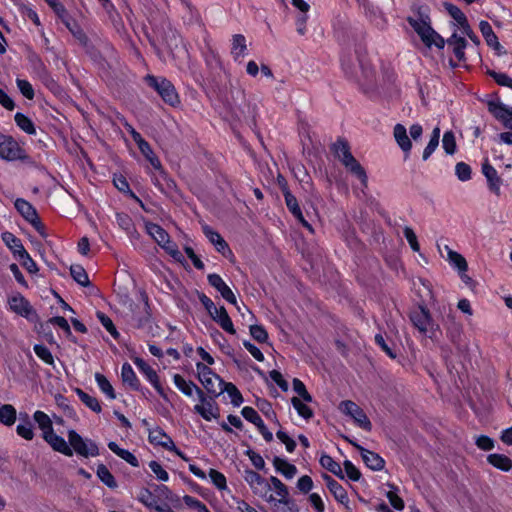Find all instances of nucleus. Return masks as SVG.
I'll return each mask as SVG.
<instances>
[{
  "label": "nucleus",
  "mask_w": 512,
  "mask_h": 512,
  "mask_svg": "<svg viewBox=\"0 0 512 512\" xmlns=\"http://www.w3.org/2000/svg\"><path fill=\"white\" fill-rule=\"evenodd\" d=\"M408 22L427 47L444 48L445 40L432 28L428 15L418 14L410 16L408 17Z\"/></svg>",
  "instance_id": "f257e3e1"
},
{
  "label": "nucleus",
  "mask_w": 512,
  "mask_h": 512,
  "mask_svg": "<svg viewBox=\"0 0 512 512\" xmlns=\"http://www.w3.org/2000/svg\"><path fill=\"white\" fill-rule=\"evenodd\" d=\"M333 151L335 156L342 162V164L356 176L363 186L367 185V175L364 168L350 153L348 144L343 140H338L333 144Z\"/></svg>",
  "instance_id": "f03ea898"
},
{
  "label": "nucleus",
  "mask_w": 512,
  "mask_h": 512,
  "mask_svg": "<svg viewBox=\"0 0 512 512\" xmlns=\"http://www.w3.org/2000/svg\"><path fill=\"white\" fill-rule=\"evenodd\" d=\"M410 320L414 327L425 337L435 338L439 333V325L432 319L429 311L419 306L410 314Z\"/></svg>",
  "instance_id": "7ed1b4c3"
},
{
  "label": "nucleus",
  "mask_w": 512,
  "mask_h": 512,
  "mask_svg": "<svg viewBox=\"0 0 512 512\" xmlns=\"http://www.w3.org/2000/svg\"><path fill=\"white\" fill-rule=\"evenodd\" d=\"M67 437L73 454L85 458L97 457L100 454L98 444L94 440L82 437L75 430H68Z\"/></svg>",
  "instance_id": "20e7f679"
},
{
  "label": "nucleus",
  "mask_w": 512,
  "mask_h": 512,
  "mask_svg": "<svg viewBox=\"0 0 512 512\" xmlns=\"http://www.w3.org/2000/svg\"><path fill=\"white\" fill-rule=\"evenodd\" d=\"M196 376L204 389L213 397L219 396V388L224 384L223 379L205 363H196Z\"/></svg>",
  "instance_id": "39448f33"
},
{
  "label": "nucleus",
  "mask_w": 512,
  "mask_h": 512,
  "mask_svg": "<svg viewBox=\"0 0 512 512\" xmlns=\"http://www.w3.org/2000/svg\"><path fill=\"white\" fill-rule=\"evenodd\" d=\"M27 158L25 150L12 136L0 132V159L13 162Z\"/></svg>",
  "instance_id": "423d86ee"
},
{
  "label": "nucleus",
  "mask_w": 512,
  "mask_h": 512,
  "mask_svg": "<svg viewBox=\"0 0 512 512\" xmlns=\"http://www.w3.org/2000/svg\"><path fill=\"white\" fill-rule=\"evenodd\" d=\"M146 81L149 86L153 87L158 92L166 103L171 106H175L179 103V96L170 81L151 75L146 77Z\"/></svg>",
  "instance_id": "0eeeda50"
},
{
  "label": "nucleus",
  "mask_w": 512,
  "mask_h": 512,
  "mask_svg": "<svg viewBox=\"0 0 512 512\" xmlns=\"http://www.w3.org/2000/svg\"><path fill=\"white\" fill-rule=\"evenodd\" d=\"M148 440L152 445L160 446L175 453L184 461H189V458L176 447L173 439L160 427L149 429Z\"/></svg>",
  "instance_id": "6e6552de"
},
{
  "label": "nucleus",
  "mask_w": 512,
  "mask_h": 512,
  "mask_svg": "<svg viewBox=\"0 0 512 512\" xmlns=\"http://www.w3.org/2000/svg\"><path fill=\"white\" fill-rule=\"evenodd\" d=\"M197 398L199 403L194 405V412L199 414L206 421L217 420L220 416V410L213 399L214 397H208L204 391H199Z\"/></svg>",
  "instance_id": "1a4fd4ad"
},
{
  "label": "nucleus",
  "mask_w": 512,
  "mask_h": 512,
  "mask_svg": "<svg viewBox=\"0 0 512 512\" xmlns=\"http://www.w3.org/2000/svg\"><path fill=\"white\" fill-rule=\"evenodd\" d=\"M339 410L345 414L346 416L350 417L356 425L359 427L370 430L371 429V422L367 418L364 411L353 401L345 400L342 401L339 404Z\"/></svg>",
  "instance_id": "9d476101"
},
{
  "label": "nucleus",
  "mask_w": 512,
  "mask_h": 512,
  "mask_svg": "<svg viewBox=\"0 0 512 512\" xmlns=\"http://www.w3.org/2000/svg\"><path fill=\"white\" fill-rule=\"evenodd\" d=\"M138 370L143 374L146 380L154 387L160 397L169 402V398L165 390L163 389L157 372L142 358H135L133 360Z\"/></svg>",
  "instance_id": "9b49d317"
},
{
  "label": "nucleus",
  "mask_w": 512,
  "mask_h": 512,
  "mask_svg": "<svg viewBox=\"0 0 512 512\" xmlns=\"http://www.w3.org/2000/svg\"><path fill=\"white\" fill-rule=\"evenodd\" d=\"M189 471L201 480L210 479V482L219 490L225 491L228 490L227 480L223 473L219 472L215 469H210L208 474H206L202 469H200L197 465L190 463Z\"/></svg>",
  "instance_id": "f8f14e48"
},
{
  "label": "nucleus",
  "mask_w": 512,
  "mask_h": 512,
  "mask_svg": "<svg viewBox=\"0 0 512 512\" xmlns=\"http://www.w3.org/2000/svg\"><path fill=\"white\" fill-rule=\"evenodd\" d=\"M244 480L249 485L252 492L264 498L271 490L270 480L267 481L260 474L253 470H246L244 473Z\"/></svg>",
  "instance_id": "ddd939ff"
},
{
  "label": "nucleus",
  "mask_w": 512,
  "mask_h": 512,
  "mask_svg": "<svg viewBox=\"0 0 512 512\" xmlns=\"http://www.w3.org/2000/svg\"><path fill=\"white\" fill-rule=\"evenodd\" d=\"M8 307L15 314L24 318H29L33 313V308L29 301L19 292H13L8 296Z\"/></svg>",
  "instance_id": "4468645a"
},
{
  "label": "nucleus",
  "mask_w": 512,
  "mask_h": 512,
  "mask_svg": "<svg viewBox=\"0 0 512 512\" xmlns=\"http://www.w3.org/2000/svg\"><path fill=\"white\" fill-rule=\"evenodd\" d=\"M207 280L208 283L221 294L224 300L236 306L237 310L240 312L236 296L220 275L216 273L209 274Z\"/></svg>",
  "instance_id": "2eb2a0df"
},
{
  "label": "nucleus",
  "mask_w": 512,
  "mask_h": 512,
  "mask_svg": "<svg viewBox=\"0 0 512 512\" xmlns=\"http://www.w3.org/2000/svg\"><path fill=\"white\" fill-rule=\"evenodd\" d=\"M270 485L271 488L275 491V496L273 494H267L264 499L271 504H288L289 500V492L287 487L275 476L270 477Z\"/></svg>",
  "instance_id": "dca6fc26"
},
{
  "label": "nucleus",
  "mask_w": 512,
  "mask_h": 512,
  "mask_svg": "<svg viewBox=\"0 0 512 512\" xmlns=\"http://www.w3.org/2000/svg\"><path fill=\"white\" fill-rule=\"evenodd\" d=\"M489 111L505 128L512 130V107L501 102H490Z\"/></svg>",
  "instance_id": "f3484780"
},
{
  "label": "nucleus",
  "mask_w": 512,
  "mask_h": 512,
  "mask_svg": "<svg viewBox=\"0 0 512 512\" xmlns=\"http://www.w3.org/2000/svg\"><path fill=\"white\" fill-rule=\"evenodd\" d=\"M439 252L449 263V265L457 272L468 270V264L466 259L460 253L451 249L448 245H444L443 248L439 246Z\"/></svg>",
  "instance_id": "a211bd4d"
},
{
  "label": "nucleus",
  "mask_w": 512,
  "mask_h": 512,
  "mask_svg": "<svg viewBox=\"0 0 512 512\" xmlns=\"http://www.w3.org/2000/svg\"><path fill=\"white\" fill-rule=\"evenodd\" d=\"M393 137L398 147L404 153L405 158H407L412 150V141L406 127L401 123H397L393 128Z\"/></svg>",
  "instance_id": "6ab92c4d"
},
{
  "label": "nucleus",
  "mask_w": 512,
  "mask_h": 512,
  "mask_svg": "<svg viewBox=\"0 0 512 512\" xmlns=\"http://www.w3.org/2000/svg\"><path fill=\"white\" fill-rule=\"evenodd\" d=\"M44 441L56 452H59L65 456L71 457L73 450L69 446V442L57 435L54 430L43 436Z\"/></svg>",
  "instance_id": "aec40b11"
},
{
  "label": "nucleus",
  "mask_w": 512,
  "mask_h": 512,
  "mask_svg": "<svg viewBox=\"0 0 512 512\" xmlns=\"http://www.w3.org/2000/svg\"><path fill=\"white\" fill-rule=\"evenodd\" d=\"M210 316L225 332L231 335L236 334L234 324L223 306L214 309Z\"/></svg>",
  "instance_id": "412c9836"
},
{
  "label": "nucleus",
  "mask_w": 512,
  "mask_h": 512,
  "mask_svg": "<svg viewBox=\"0 0 512 512\" xmlns=\"http://www.w3.org/2000/svg\"><path fill=\"white\" fill-rule=\"evenodd\" d=\"M482 173L487 179L489 189L495 195H500L502 181L496 169L487 160L482 164Z\"/></svg>",
  "instance_id": "4be33fe9"
},
{
  "label": "nucleus",
  "mask_w": 512,
  "mask_h": 512,
  "mask_svg": "<svg viewBox=\"0 0 512 512\" xmlns=\"http://www.w3.org/2000/svg\"><path fill=\"white\" fill-rule=\"evenodd\" d=\"M203 233L206 238L214 245L215 249L226 256L227 254H231V250L229 249L226 241L222 238V236L215 230H213L208 225H203L202 227Z\"/></svg>",
  "instance_id": "5701e85b"
},
{
  "label": "nucleus",
  "mask_w": 512,
  "mask_h": 512,
  "mask_svg": "<svg viewBox=\"0 0 512 512\" xmlns=\"http://www.w3.org/2000/svg\"><path fill=\"white\" fill-rule=\"evenodd\" d=\"M173 383L181 393L189 398H192L194 395L198 396L199 391H203L194 382L186 380L180 374L173 375Z\"/></svg>",
  "instance_id": "b1692460"
},
{
  "label": "nucleus",
  "mask_w": 512,
  "mask_h": 512,
  "mask_svg": "<svg viewBox=\"0 0 512 512\" xmlns=\"http://www.w3.org/2000/svg\"><path fill=\"white\" fill-rule=\"evenodd\" d=\"M285 202L289 209V211L293 214V216L309 231H313L312 226L305 220L302 211L298 205L297 199L291 192L286 190L284 192Z\"/></svg>",
  "instance_id": "393cba45"
},
{
  "label": "nucleus",
  "mask_w": 512,
  "mask_h": 512,
  "mask_svg": "<svg viewBox=\"0 0 512 512\" xmlns=\"http://www.w3.org/2000/svg\"><path fill=\"white\" fill-rule=\"evenodd\" d=\"M479 29L487 43V45L501 54L503 52V47L499 43L496 34L494 33L492 26L489 22L482 20L479 23Z\"/></svg>",
  "instance_id": "a878e982"
},
{
  "label": "nucleus",
  "mask_w": 512,
  "mask_h": 512,
  "mask_svg": "<svg viewBox=\"0 0 512 512\" xmlns=\"http://www.w3.org/2000/svg\"><path fill=\"white\" fill-rule=\"evenodd\" d=\"M1 238L4 244L10 249L14 257L19 258L26 252L21 240L11 232H3L1 234Z\"/></svg>",
  "instance_id": "bb28decb"
},
{
  "label": "nucleus",
  "mask_w": 512,
  "mask_h": 512,
  "mask_svg": "<svg viewBox=\"0 0 512 512\" xmlns=\"http://www.w3.org/2000/svg\"><path fill=\"white\" fill-rule=\"evenodd\" d=\"M446 8L449 15L454 19V21L458 25L460 31L465 35H470L471 28L468 24L465 14L457 6L453 4H448Z\"/></svg>",
  "instance_id": "cd10ccee"
},
{
  "label": "nucleus",
  "mask_w": 512,
  "mask_h": 512,
  "mask_svg": "<svg viewBox=\"0 0 512 512\" xmlns=\"http://www.w3.org/2000/svg\"><path fill=\"white\" fill-rule=\"evenodd\" d=\"M273 466L278 473L288 480L293 479L298 473L297 467L284 458L275 457L273 459Z\"/></svg>",
  "instance_id": "c85d7f7f"
},
{
  "label": "nucleus",
  "mask_w": 512,
  "mask_h": 512,
  "mask_svg": "<svg viewBox=\"0 0 512 512\" xmlns=\"http://www.w3.org/2000/svg\"><path fill=\"white\" fill-rule=\"evenodd\" d=\"M16 433L18 436L28 441L34 438V428L28 414H20L19 423L16 426Z\"/></svg>",
  "instance_id": "c756f323"
},
{
  "label": "nucleus",
  "mask_w": 512,
  "mask_h": 512,
  "mask_svg": "<svg viewBox=\"0 0 512 512\" xmlns=\"http://www.w3.org/2000/svg\"><path fill=\"white\" fill-rule=\"evenodd\" d=\"M231 42V54L236 61L247 55L248 49L244 35H233Z\"/></svg>",
  "instance_id": "7c9ffc66"
},
{
  "label": "nucleus",
  "mask_w": 512,
  "mask_h": 512,
  "mask_svg": "<svg viewBox=\"0 0 512 512\" xmlns=\"http://www.w3.org/2000/svg\"><path fill=\"white\" fill-rule=\"evenodd\" d=\"M324 479L328 489L334 495L335 499L341 504L347 505L349 498L346 490L330 476H325Z\"/></svg>",
  "instance_id": "2f4dec72"
},
{
  "label": "nucleus",
  "mask_w": 512,
  "mask_h": 512,
  "mask_svg": "<svg viewBox=\"0 0 512 512\" xmlns=\"http://www.w3.org/2000/svg\"><path fill=\"white\" fill-rule=\"evenodd\" d=\"M108 448L115 453L118 457L126 461L128 464H130L133 467L139 466V461L137 457L131 453L130 451L121 448L116 442L110 441L108 443Z\"/></svg>",
  "instance_id": "473e14b6"
},
{
  "label": "nucleus",
  "mask_w": 512,
  "mask_h": 512,
  "mask_svg": "<svg viewBox=\"0 0 512 512\" xmlns=\"http://www.w3.org/2000/svg\"><path fill=\"white\" fill-rule=\"evenodd\" d=\"M226 392L231 400V404L235 407H239L243 403V397L240 391L233 383H226L220 386L219 395Z\"/></svg>",
  "instance_id": "72a5a7b5"
},
{
  "label": "nucleus",
  "mask_w": 512,
  "mask_h": 512,
  "mask_svg": "<svg viewBox=\"0 0 512 512\" xmlns=\"http://www.w3.org/2000/svg\"><path fill=\"white\" fill-rule=\"evenodd\" d=\"M121 379L124 384L128 385L134 390L139 388V380L129 363H124L121 367Z\"/></svg>",
  "instance_id": "f704fd0d"
},
{
  "label": "nucleus",
  "mask_w": 512,
  "mask_h": 512,
  "mask_svg": "<svg viewBox=\"0 0 512 512\" xmlns=\"http://www.w3.org/2000/svg\"><path fill=\"white\" fill-rule=\"evenodd\" d=\"M33 419L41 430L42 437L54 430L52 420L45 412L40 410L35 411Z\"/></svg>",
  "instance_id": "c9c22d12"
},
{
  "label": "nucleus",
  "mask_w": 512,
  "mask_h": 512,
  "mask_svg": "<svg viewBox=\"0 0 512 512\" xmlns=\"http://www.w3.org/2000/svg\"><path fill=\"white\" fill-rule=\"evenodd\" d=\"M14 120L20 130L28 135H36L35 124L28 116L21 112H17L14 115Z\"/></svg>",
  "instance_id": "e433bc0d"
},
{
  "label": "nucleus",
  "mask_w": 512,
  "mask_h": 512,
  "mask_svg": "<svg viewBox=\"0 0 512 512\" xmlns=\"http://www.w3.org/2000/svg\"><path fill=\"white\" fill-rule=\"evenodd\" d=\"M17 419V411L11 404L0 405V423L5 426H12Z\"/></svg>",
  "instance_id": "4c0bfd02"
},
{
  "label": "nucleus",
  "mask_w": 512,
  "mask_h": 512,
  "mask_svg": "<svg viewBox=\"0 0 512 512\" xmlns=\"http://www.w3.org/2000/svg\"><path fill=\"white\" fill-rule=\"evenodd\" d=\"M448 44L452 47L453 53L455 57L462 61L465 57V47H466V41L463 37L458 36L456 33H453V35L448 39Z\"/></svg>",
  "instance_id": "58836bf2"
},
{
  "label": "nucleus",
  "mask_w": 512,
  "mask_h": 512,
  "mask_svg": "<svg viewBox=\"0 0 512 512\" xmlns=\"http://www.w3.org/2000/svg\"><path fill=\"white\" fill-rule=\"evenodd\" d=\"M15 208L17 209V211L29 222L31 220H35L36 216H37V212L36 210L34 209V207L29 203L27 202L26 200L24 199H16L15 203Z\"/></svg>",
  "instance_id": "ea45409f"
},
{
  "label": "nucleus",
  "mask_w": 512,
  "mask_h": 512,
  "mask_svg": "<svg viewBox=\"0 0 512 512\" xmlns=\"http://www.w3.org/2000/svg\"><path fill=\"white\" fill-rule=\"evenodd\" d=\"M487 461L502 471H509L512 468L511 459L503 454H490L487 457Z\"/></svg>",
  "instance_id": "a19ab883"
},
{
  "label": "nucleus",
  "mask_w": 512,
  "mask_h": 512,
  "mask_svg": "<svg viewBox=\"0 0 512 512\" xmlns=\"http://www.w3.org/2000/svg\"><path fill=\"white\" fill-rule=\"evenodd\" d=\"M146 231L158 243L159 246L162 243L167 242L168 238L170 237L161 226L155 223H147Z\"/></svg>",
  "instance_id": "79ce46f5"
},
{
  "label": "nucleus",
  "mask_w": 512,
  "mask_h": 512,
  "mask_svg": "<svg viewBox=\"0 0 512 512\" xmlns=\"http://www.w3.org/2000/svg\"><path fill=\"white\" fill-rule=\"evenodd\" d=\"M361 455L365 464L372 470L378 471L383 468L384 460L378 454L369 450H363Z\"/></svg>",
  "instance_id": "37998d69"
},
{
  "label": "nucleus",
  "mask_w": 512,
  "mask_h": 512,
  "mask_svg": "<svg viewBox=\"0 0 512 512\" xmlns=\"http://www.w3.org/2000/svg\"><path fill=\"white\" fill-rule=\"evenodd\" d=\"M291 402L294 409L297 411L301 418L309 420L313 417L314 413L313 410L308 406L309 402H305L302 398L297 397H293Z\"/></svg>",
  "instance_id": "c03bdc74"
},
{
  "label": "nucleus",
  "mask_w": 512,
  "mask_h": 512,
  "mask_svg": "<svg viewBox=\"0 0 512 512\" xmlns=\"http://www.w3.org/2000/svg\"><path fill=\"white\" fill-rule=\"evenodd\" d=\"M414 287L417 289L419 296L424 300L433 299L432 286L431 283L423 278H418L413 282Z\"/></svg>",
  "instance_id": "a18cd8bd"
},
{
  "label": "nucleus",
  "mask_w": 512,
  "mask_h": 512,
  "mask_svg": "<svg viewBox=\"0 0 512 512\" xmlns=\"http://www.w3.org/2000/svg\"><path fill=\"white\" fill-rule=\"evenodd\" d=\"M439 139H440V128L435 127L432 131L431 138L423 151L422 159L424 161L428 160L430 158V156L434 153V151L436 150V148L439 145Z\"/></svg>",
  "instance_id": "49530a36"
},
{
  "label": "nucleus",
  "mask_w": 512,
  "mask_h": 512,
  "mask_svg": "<svg viewBox=\"0 0 512 512\" xmlns=\"http://www.w3.org/2000/svg\"><path fill=\"white\" fill-rule=\"evenodd\" d=\"M97 476L107 487L116 488L117 482L109 469L104 464H99L97 467Z\"/></svg>",
  "instance_id": "de8ad7c7"
},
{
  "label": "nucleus",
  "mask_w": 512,
  "mask_h": 512,
  "mask_svg": "<svg viewBox=\"0 0 512 512\" xmlns=\"http://www.w3.org/2000/svg\"><path fill=\"white\" fill-rule=\"evenodd\" d=\"M95 381L99 387V389L111 400L116 398V394L114 392V389L109 382V380L102 374L96 373L95 374Z\"/></svg>",
  "instance_id": "09e8293b"
},
{
  "label": "nucleus",
  "mask_w": 512,
  "mask_h": 512,
  "mask_svg": "<svg viewBox=\"0 0 512 512\" xmlns=\"http://www.w3.org/2000/svg\"><path fill=\"white\" fill-rule=\"evenodd\" d=\"M70 274L72 278L81 286H87L89 284L88 275L82 266L72 265L70 268Z\"/></svg>",
  "instance_id": "8fccbe9b"
},
{
  "label": "nucleus",
  "mask_w": 512,
  "mask_h": 512,
  "mask_svg": "<svg viewBox=\"0 0 512 512\" xmlns=\"http://www.w3.org/2000/svg\"><path fill=\"white\" fill-rule=\"evenodd\" d=\"M175 261L184 263L185 258L178 249L177 245L168 238L167 242L160 245Z\"/></svg>",
  "instance_id": "3c124183"
},
{
  "label": "nucleus",
  "mask_w": 512,
  "mask_h": 512,
  "mask_svg": "<svg viewBox=\"0 0 512 512\" xmlns=\"http://www.w3.org/2000/svg\"><path fill=\"white\" fill-rule=\"evenodd\" d=\"M138 148H139L140 152L143 154V156L149 161V163L151 164V166L153 168L160 169V167H161L160 161L154 154V152L148 142L142 143V145Z\"/></svg>",
  "instance_id": "603ef678"
},
{
  "label": "nucleus",
  "mask_w": 512,
  "mask_h": 512,
  "mask_svg": "<svg viewBox=\"0 0 512 512\" xmlns=\"http://www.w3.org/2000/svg\"><path fill=\"white\" fill-rule=\"evenodd\" d=\"M138 500L151 509H154L158 504L157 497L147 488L140 490Z\"/></svg>",
  "instance_id": "864d4df0"
},
{
  "label": "nucleus",
  "mask_w": 512,
  "mask_h": 512,
  "mask_svg": "<svg viewBox=\"0 0 512 512\" xmlns=\"http://www.w3.org/2000/svg\"><path fill=\"white\" fill-rule=\"evenodd\" d=\"M321 466L335 475L342 473L340 465L329 455L323 454L319 460Z\"/></svg>",
  "instance_id": "5fc2aeb1"
},
{
  "label": "nucleus",
  "mask_w": 512,
  "mask_h": 512,
  "mask_svg": "<svg viewBox=\"0 0 512 512\" xmlns=\"http://www.w3.org/2000/svg\"><path fill=\"white\" fill-rule=\"evenodd\" d=\"M442 147L448 155H453L456 152V140L452 131H446L442 138Z\"/></svg>",
  "instance_id": "6e6d98bb"
},
{
  "label": "nucleus",
  "mask_w": 512,
  "mask_h": 512,
  "mask_svg": "<svg viewBox=\"0 0 512 512\" xmlns=\"http://www.w3.org/2000/svg\"><path fill=\"white\" fill-rule=\"evenodd\" d=\"M78 395H79L81 401L92 411H94L96 413L101 412V405H100L99 401L97 400V398H95L94 396H91L83 391H80V390L78 391Z\"/></svg>",
  "instance_id": "4d7b16f0"
},
{
  "label": "nucleus",
  "mask_w": 512,
  "mask_h": 512,
  "mask_svg": "<svg viewBox=\"0 0 512 512\" xmlns=\"http://www.w3.org/2000/svg\"><path fill=\"white\" fill-rule=\"evenodd\" d=\"M148 466L159 481L167 482L169 480L168 472L159 462L154 460L150 461Z\"/></svg>",
  "instance_id": "13d9d810"
},
{
  "label": "nucleus",
  "mask_w": 512,
  "mask_h": 512,
  "mask_svg": "<svg viewBox=\"0 0 512 512\" xmlns=\"http://www.w3.org/2000/svg\"><path fill=\"white\" fill-rule=\"evenodd\" d=\"M241 414L247 421L253 423L256 427L263 422L258 412L252 407L245 406L242 409Z\"/></svg>",
  "instance_id": "bf43d9fd"
},
{
  "label": "nucleus",
  "mask_w": 512,
  "mask_h": 512,
  "mask_svg": "<svg viewBox=\"0 0 512 512\" xmlns=\"http://www.w3.org/2000/svg\"><path fill=\"white\" fill-rule=\"evenodd\" d=\"M16 85L20 93L27 99L32 100L34 98V89L31 83L25 79H16Z\"/></svg>",
  "instance_id": "052dcab7"
},
{
  "label": "nucleus",
  "mask_w": 512,
  "mask_h": 512,
  "mask_svg": "<svg viewBox=\"0 0 512 512\" xmlns=\"http://www.w3.org/2000/svg\"><path fill=\"white\" fill-rule=\"evenodd\" d=\"M33 350L38 358H40L42 361H44L46 364H53L54 358L50 352V350L41 344H36L33 347Z\"/></svg>",
  "instance_id": "680f3d73"
},
{
  "label": "nucleus",
  "mask_w": 512,
  "mask_h": 512,
  "mask_svg": "<svg viewBox=\"0 0 512 512\" xmlns=\"http://www.w3.org/2000/svg\"><path fill=\"white\" fill-rule=\"evenodd\" d=\"M293 390L298 394L297 398H302L305 402L313 401V398L308 393L304 383L297 378L293 379Z\"/></svg>",
  "instance_id": "e2e57ef3"
},
{
  "label": "nucleus",
  "mask_w": 512,
  "mask_h": 512,
  "mask_svg": "<svg viewBox=\"0 0 512 512\" xmlns=\"http://www.w3.org/2000/svg\"><path fill=\"white\" fill-rule=\"evenodd\" d=\"M249 331L251 336L260 343H265L268 340V333L261 325H250Z\"/></svg>",
  "instance_id": "0e129e2a"
},
{
  "label": "nucleus",
  "mask_w": 512,
  "mask_h": 512,
  "mask_svg": "<svg viewBox=\"0 0 512 512\" xmlns=\"http://www.w3.org/2000/svg\"><path fill=\"white\" fill-rule=\"evenodd\" d=\"M455 174L460 181H468L471 179V168L464 162H459L455 166Z\"/></svg>",
  "instance_id": "69168bd1"
},
{
  "label": "nucleus",
  "mask_w": 512,
  "mask_h": 512,
  "mask_svg": "<svg viewBox=\"0 0 512 512\" xmlns=\"http://www.w3.org/2000/svg\"><path fill=\"white\" fill-rule=\"evenodd\" d=\"M183 501L188 507L194 509L197 512H210L204 503L192 496L185 495L183 497Z\"/></svg>",
  "instance_id": "338daca9"
},
{
  "label": "nucleus",
  "mask_w": 512,
  "mask_h": 512,
  "mask_svg": "<svg viewBox=\"0 0 512 512\" xmlns=\"http://www.w3.org/2000/svg\"><path fill=\"white\" fill-rule=\"evenodd\" d=\"M18 260L21 262L22 266L31 274H35L38 272V267L35 261L30 257L29 253L26 251L23 255H21Z\"/></svg>",
  "instance_id": "774afa93"
}]
</instances>
